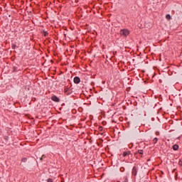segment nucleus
Returning a JSON list of instances; mask_svg holds the SVG:
<instances>
[{"mask_svg":"<svg viewBox=\"0 0 182 182\" xmlns=\"http://www.w3.org/2000/svg\"><path fill=\"white\" fill-rule=\"evenodd\" d=\"M126 156H128L127 151H125V152L123 153V156L126 157Z\"/></svg>","mask_w":182,"mask_h":182,"instance_id":"1a4fd4ad","label":"nucleus"},{"mask_svg":"<svg viewBox=\"0 0 182 182\" xmlns=\"http://www.w3.org/2000/svg\"><path fill=\"white\" fill-rule=\"evenodd\" d=\"M173 150H175V151L178 150V145L174 144V145L173 146Z\"/></svg>","mask_w":182,"mask_h":182,"instance_id":"39448f33","label":"nucleus"},{"mask_svg":"<svg viewBox=\"0 0 182 182\" xmlns=\"http://www.w3.org/2000/svg\"><path fill=\"white\" fill-rule=\"evenodd\" d=\"M74 83H75L76 85H78V83H80V78L79 77H75Z\"/></svg>","mask_w":182,"mask_h":182,"instance_id":"f03ea898","label":"nucleus"},{"mask_svg":"<svg viewBox=\"0 0 182 182\" xmlns=\"http://www.w3.org/2000/svg\"><path fill=\"white\" fill-rule=\"evenodd\" d=\"M51 99H52V100L53 101V102H59L60 100H59V98L58 97H56V96H53L52 97H51Z\"/></svg>","mask_w":182,"mask_h":182,"instance_id":"20e7f679","label":"nucleus"},{"mask_svg":"<svg viewBox=\"0 0 182 182\" xmlns=\"http://www.w3.org/2000/svg\"><path fill=\"white\" fill-rule=\"evenodd\" d=\"M100 132H103V127H99Z\"/></svg>","mask_w":182,"mask_h":182,"instance_id":"0eeeda50","label":"nucleus"},{"mask_svg":"<svg viewBox=\"0 0 182 182\" xmlns=\"http://www.w3.org/2000/svg\"><path fill=\"white\" fill-rule=\"evenodd\" d=\"M132 174L133 176H137V168L136 166H134L132 168Z\"/></svg>","mask_w":182,"mask_h":182,"instance_id":"7ed1b4c3","label":"nucleus"},{"mask_svg":"<svg viewBox=\"0 0 182 182\" xmlns=\"http://www.w3.org/2000/svg\"><path fill=\"white\" fill-rule=\"evenodd\" d=\"M127 153L128 156H130V154H132V153L130 152V151H127Z\"/></svg>","mask_w":182,"mask_h":182,"instance_id":"4468645a","label":"nucleus"},{"mask_svg":"<svg viewBox=\"0 0 182 182\" xmlns=\"http://www.w3.org/2000/svg\"><path fill=\"white\" fill-rule=\"evenodd\" d=\"M22 161H23V163H25V162L26 161V158H23V159H22Z\"/></svg>","mask_w":182,"mask_h":182,"instance_id":"2eb2a0df","label":"nucleus"},{"mask_svg":"<svg viewBox=\"0 0 182 182\" xmlns=\"http://www.w3.org/2000/svg\"><path fill=\"white\" fill-rule=\"evenodd\" d=\"M166 19H171V16L169 14L166 15Z\"/></svg>","mask_w":182,"mask_h":182,"instance_id":"423d86ee","label":"nucleus"},{"mask_svg":"<svg viewBox=\"0 0 182 182\" xmlns=\"http://www.w3.org/2000/svg\"><path fill=\"white\" fill-rule=\"evenodd\" d=\"M119 33L121 36L126 38V36H128V35H129L130 32L127 29H122L119 31Z\"/></svg>","mask_w":182,"mask_h":182,"instance_id":"f257e3e1","label":"nucleus"},{"mask_svg":"<svg viewBox=\"0 0 182 182\" xmlns=\"http://www.w3.org/2000/svg\"><path fill=\"white\" fill-rule=\"evenodd\" d=\"M47 182H53V181H52V179H50V178H48V179L47 180Z\"/></svg>","mask_w":182,"mask_h":182,"instance_id":"ddd939ff","label":"nucleus"},{"mask_svg":"<svg viewBox=\"0 0 182 182\" xmlns=\"http://www.w3.org/2000/svg\"><path fill=\"white\" fill-rule=\"evenodd\" d=\"M43 35H44V36H46V35H48V32L43 31Z\"/></svg>","mask_w":182,"mask_h":182,"instance_id":"f8f14e48","label":"nucleus"},{"mask_svg":"<svg viewBox=\"0 0 182 182\" xmlns=\"http://www.w3.org/2000/svg\"><path fill=\"white\" fill-rule=\"evenodd\" d=\"M139 154H143V150H138Z\"/></svg>","mask_w":182,"mask_h":182,"instance_id":"9d476101","label":"nucleus"},{"mask_svg":"<svg viewBox=\"0 0 182 182\" xmlns=\"http://www.w3.org/2000/svg\"><path fill=\"white\" fill-rule=\"evenodd\" d=\"M43 159H45V155H43V156L40 158L41 161H42V160H43Z\"/></svg>","mask_w":182,"mask_h":182,"instance_id":"9b49d317","label":"nucleus"},{"mask_svg":"<svg viewBox=\"0 0 182 182\" xmlns=\"http://www.w3.org/2000/svg\"><path fill=\"white\" fill-rule=\"evenodd\" d=\"M153 141H154V144H156V143H157V138H154L153 139Z\"/></svg>","mask_w":182,"mask_h":182,"instance_id":"6e6552de","label":"nucleus"}]
</instances>
